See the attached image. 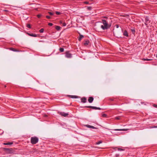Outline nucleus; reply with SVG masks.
I'll list each match as a JSON object with an SVG mask.
<instances>
[{"instance_id":"dca6fc26","label":"nucleus","mask_w":157,"mask_h":157,"mask_svg":"<svg viewBox=\"0 0 157 157\" xmlns=\"http://www.w3.org/2000/svg\"><path fill=\"white\" fill-rule=\"evenodd\" d=\"M79 36V37L78 38V40L80 41L84 37V36L81 34H80Z\"/></svg>"},{"instance_id":"7c9ffc66","label":"nucleus","mask_w":157,"mask_h":157,"mask_svg":"<svg viewBox=\"0 0 157 157\" xmlns=\"http://www.w3.org/2000/svg\"><path fill=\"white\" fill-rule=\"evenodd\" d=\"M91 7H88L87 8V10H91Z\"/></svg>"},{"instance_id":"f257e3e1","label":"nucleus","mask_w":157,"mask_h":157,"mask_svg":"<svg viewBox=\"0 0 157 157\" xmlns=\"http://www.w3.org/2000/svg\"><path fill=\"white\" fill-rule=\"evenodd\" d=\"M103 25H101V28L105 30L109 28L111 26L110 24H109L106 20H102Z\"/></svg>"},{"instance_id":"6e6552de","label":"nucleus","mask_w":157,"mask_h":157,"mask_svg":"<svg viewBox=\"0 0 157 157\" xmlns=\"http://www.w3.org/2000/svg\"><path fill=\"white\" fill-rule=\"evenodd\" d=\"M94 98L93 97H90L88 99V101L90 103H91L94 100Z\"/></svg>"},{"instance_id":"cd10ccee","label":"nucleus","mask_w":157,"mask_h":157,"mask_svg":"<svg viewBox=\"0 0 157 157\" xmlns=\"http://www.w3.org/2000/svg\"><path fill=\"white\" fill-rule=\"evenodd\" d=\"M102 141H98V142H96V144H100L101 143H102Z\"/></svg>"},{"instance_id":"423d86ee","label":"nucleus","mask_w":157,"mask_h":157,"mask_svg":"<svg viewBox=\"0 0 157 157\" xmlns=\"http://www.w3.org/2000/svg\"><path fill=\"white\" fill-rule=\"evenodd\" d=\"M59 113L61 116L64 117H66L68 115V113H66L63 112H61Z\"/></svg>"},{"instance_id":"b1692460","label":"nucleus","mask_w":157,"mask_h":157,"mask_svg":"<svg viewBox=\"0 0 157 157\" xmlns=\"http://www.w3.org/2000/svg\"><path fill=\"white\" fill-rule=\"evenodd\" d=\"M26 27L27 28H31V25H30V24H27L26 25Z\"/></svg>"},{"instance_id":"c85d7f7f","label":"nucleus","mask_w":157,"mask_h":157,"mask_svg":"<svg viewBox=\"0 0 157 157\" xmlns=\"http://www.w3.org/2000/svg\"><path fill=\"white\" fill-rule=\"evenodd\" d=\"M37 16L38 18H40L42 16V15L41 14H38Z\"/></svg>"},{"instance_id":"393cba45","label":"nucleus","mask_w":157,"mask_h":157,"mask_svg":"<svg viewBox=\"0 0 157 157\" xmlns=\"http://www.w3.org/2000/svg\"><path fill=\"white\" fill-rule=\"evenodd\" d=\"M157 128V126H151L149 128Z\"/></svg>"},{"instance_id":"4468645a","label":"nucleus","mask_w":157,"mask_h":157,"mask_svg":"<svg viewBox=\"0 0 157 157\" xmlns=\"http://www.w3.org/2000/svg\"><path fill=\"white\" fill-rule=\"evenodd\" d=\"M89 43V40H86L85 41L84 44L85 46H86L88 45Z\"/></svg>"},{"instance_id":"4c0bfd02","label":"nucleus","mask_w":157,"mask_h":157,"mask_svg":"<svg viewBox=\"0 0 157 157\" xmlns=\"http://www.w3.org/2000/svg\"><path fill=\"white\" fill-rule=\"evenodd\" d=\"M84 3L86 4H87L89 3V2H84Z\"/></svg>"},{"instance_id":"72a5a7b5","label":"nucleus","mask_w":157,"mask_h":157,"mask_svg":"<svg viewBox=\"0 0 157 157\" xmlns=\"http://www.w3.org/2000/svg\"><path fill=\"white\" fill-rule=\"evenodd\" d=\"M153 106L155 107V108H157V105H156V104H154L153 105Z\"/></svg>"},{"instance_id":"bb28decb","label":"nucleus","mask_w":157,"mask_h":157,"mask_svg":"<svg viewBox=\"0 0 157 157\" xmlns=\"http://www.w3.org/2000/svg\"><path fill=\"white\" fill-rule=\"evenodd\" d=\"M46 17L47 19H52V18L50 16H46Z\"/></svg>"},{"instance_id":"1a4fd4ad","label":"nucleus","mask_w":157,"mask_h":157,"mask_svg":"<svg viewBox=\"0 0 157 157\" xmlns=\"http://www.w3.org/2000/svg\"><path fill=\"white\" fill-rule=\"evenodd\" d=\"M127 129H116L113 130L116 131H127Z\"/></svg>"},{"instance_id":"39448f33","label":"nucleus","mask_w":157,"mask_h":157,"mask_svg":"<svg viewBox=\"0 0 157 157\" xmlns=\"http://www.w3.org/2000/svg\"><path fill=\"white\" fill-rule=\"evenodd\" d=\"M84 108H91L94 109H98L101 110V108L99 107H97L95 106H88L84 107Z\"/></svg>"},{"instance_id":"a211bd4d","label":"nucleus","mask_w":157,"mask_h":157,"mask_svg":"<svg viewBox=\"0 0 157 157\" xmlns=\"http://www.w3.org/2000/svg\"><path fill=\"white\" fill-rule=\"evenodd\" d=\"M131 32L133 34H135V29L134 28H133V29H131Z\"/></svg>"},{"instance_id":"a18cd8bd","label":"nucleus","mask_w":157,"mask_h":157,"mask_svg":"<svg viewBox=\"0 0 157 157\" xmlns=\"http://www.w3.org/2000/svg\"><path fill=\"white\" fill-rule=\"evenodd\" d=\"M62 22H62V21H60V23H62Z\"/></svg>"},{"instance_id":"e433bc0d","label":"nucleus","mask_w":157,"mask_h":157,"mask_svg":"<svg viewBox=\"0 0 157 157\" xmlns=\"http://www.w3.org/2000/svg\"><path fill=\"white\" fill-rule=\"evenodd\" d=\"M115 119L117 120H119L120 119V117H115Z\"/></svg>"},{"instance_id":"f3484780","label":"nucleus","mask_w":157,"mask_h":157,"mask_svg":"<svg viewBox=\"0 0 157 157\" xmlns=\"http://www.w3.org/2000/svg\"><path fill=\"white\" fill-rule=\"evenodd\" d=\"M10 50L14 52H19V51L18 50H17L12 48H10Z\"/></svg>"},{"instance_id":"a19ab883","label":"nucleus","mask_w":157,"mask_h":157,"mask_svg":"<svg viewBox=\"0 0 157 157\" xmlns=\"http://www.w3.org/2000/svg\"><path fill=\"white\" fill-rule=\"evenodd\" d=\"M116 148H117V147H113V149H115Z\"/></svg>"},{"instance_id":"37998d69","label":"nucleus","mask_w":157,"mask_h":157,"mask_svg":"<svg viewBox=\"0 0 157 157\" xmlns=\"http://www.w3.org/2000/svg\"><path fill=\"white\" fill-rule=\"evenodd\" d=\"M149 21V20H146V22H147V21Z\"/></svg>"},{"instance_id":"f03ea898","label":"nucleus","mask_w":157,"mask_h":157,"mask_svg":"<svg viewBox=\"0 0 157 157\" xmlns=\"http://www.w3.org/2000/svg\"><path fill=\"white\" fill-rule=\"evenodd\" d=\"M38 138L37 137H32L31 138V143L33 144H36L38 142Z\"/></svg>"},{"instance_id":"20e7f679","label":"nucleus","mask_w":157,"mask_h":157,"mask_svg":"<svg viewBox=\"0 0 157 157\" xmlns=\"http://www.w3.org/2000/svg\"><path fill=\"white\" fill-rule=\"evenodd\" d=\"M65 56L67 58H71L72 57V54L69 51H67L65 52Z\"/></svg>"},{"instance_id":"c756f323","label":"nucleus","mask_w":157,"mask_h":157,"mask_svg":"<svg viewBox=\"0 0 157 157\" xmlns=\"http://www.w3.org/2000/svg\"><path fill=\"white\" fill-rule=\"evenodd\" d=\"M56 13L57 15H59L61 14V13L58 12V11H56Z\"/></svg>"},{"instance_id":"5701e85b","label":"nucleus","mask_w":157,"mask_h":157,"mask_svg":"<svg viewBox=\"0 0 157 157\" xmlns=\"http://www.w3.org/2000/svg\"><path fill=\"white\" fill-rule=\"evenodd\" d=\"M13 144V142H9L7 143V145H10Z\"/></svg>"},{"instance_id":"6ab92c4d","label":"nucleus","mask_w":157,"mask_h":157,"mask_svg":"<svg viewBox=\"0 0 157 157\" xmlns=\"http://www.w3.org/2000/svg\"><path fill=\"white\" fill-rule=\"evenodd\" d=\"M64 48H60L59 49V50L60 52H64Z\"/></svg>"},{"instance_id":"9d476101","label":"nucleus","mask_w":157,"mask_h":157,"mask_svg":"<svg viewBox=\"0 0 157 157\" xmlns=\"http://www.w3.org/2000/svg\"><path fill=\"white\" fill-rule=\"evenodd\" d=\"M87 127L93 129H97V128L94 126H91L89 124H87L85 125Z\"/></svg>"},{"instance_id":"ea45409f","label":"nucleus","mask_w":157,"mask_h":157,"mask_svg":"<svg viewBox=\"0 0 157 157\" xmlns=\"http://www.w3.org/2000/svg\"><path fill=\"white\" fill-rule=\"evenodd\" d=\"M3 144L4 145H7V143H3Z\"/></svg>"},{"instance_id":"79ce46f5","label":"nucleus","mask_w":157,"mask_h":157,"mask_svg":"<svg viewBox=\"0 0 157 157\" xmlns=\"http://www.w3.org/2000/svg\"><path fill=\"white\" fill-rule=\"evenodd\" d=\"M148 18H145V20H148Z\"/></svg>"},{"instance_id":"49530a36","label":"nucleus","mask_w":157,"mask_h":157,"mask_svg":"<svg viewBox=\"0 0 157 157\" xmlns=\"http://www.w3.org/2000/svg\"><path fill=\"white\" fill-rule=\"evenodd\" d=\"M128 19H129V20H130V18H129Z\"/></svg>"},{"instance_id":"f704fd0d","label":"nucleus","mask_w":157,"mask_h":157,"mask_svg":"<svg viewBox=\"0 0 157 157\" xmlns=\"http://www.w3.org/2000/svg\"><path fill=\"white\" fill-rule=\"evenodd\" d=\"M66 25V23L65 22L63 23V26H65Z\"/></svg>"},{"instance_id":"a878e982","label":"nucleus","mask_w":157,"mask_h":157,"mask_svg":"<svg viewBox=\"0 0 157 157\" xmlns=\"http://www.w3.org/2000/svg\"><path fill=\"white\" fill-rule=\"evenodd\" d=\"M117 149L118 151H123L124 150V149H123L122 148H118Z\"/></svg>"},{"instance_id":"ddd939ff","label":"nucleus","mask_w":157,"mask_h":157,"mask_svg":"<svg viewBox=\"0 0 157 157\" xmlns=\"http://www.w3.org/2000/svg\"><path fill=\"white\" fill-rule=\"evenodd\" d=\"M27 34L28 35L30 36H33V37H36L37 35L35 34H33V33H28Z\"/></svg>"},{"instance_id":"58836bf2","label":"nucleus","mask_w":157,"mask_h":157,"mask_svg":"<svg viewBox=\"0 0 157 157\" xmlns=\"http://www.w3.org/2000/svg\"><path fill=\"white\" fill-rule=\"evenodd\" d=\"M0 131H1L2 132V133L0 134V135H1L3 133V131L1 130H0Z\"/></svg>"},{"instance_id":"c03bdc74","label":"nucleus","mask_w":157,"mask_h":157,"mask_svg":"<svg viewBox=\"0 0 157 157\" xmlns=\"http://www.w3.org/2000/svg\"><path fill=\"white\" fill-rule=\"evenodd\" d=\"M4 86H5V87H6V85H5Z\"/></svg>"},{"instance_id":"0eeeda50","label":"nucleus","mask_w":157,"mask_h":157,"mask_svg":"<svg viewBox=\"0 0 157 157\" xmlns=\"http://www.w3.org/2000/svg\"><path fill=\"white\" fill-rule=\"evenodd\" d=\"M81 102L83 103H86L87 101L86 98L85 97H83L81 99Z\"/></svg>"},{"instance_id":"2f4dec72","label":"nucleus","mask_w":157,"mask_h":157,"mask_svg":"<svg viewBox=\"0 0 157 157\" xmlns=\"http://www.w3.org/2000/svg\"><path fill=\"white\" fill-rule=\"evenodd\" d=\"M48 13L51 16H52V15H53V13H52V12H49Z\"/></svg>"},{"instance_id":"412c9836","label":"nucleus","mask_w":157,"mask_h":157,"mask_svg":"<svg viewBox=\"0 0 157 157\" xmlns=\"http://www.w3.org/2000/svg\"><path fill=\"white\" fill-rule=\"evenodd\" d=\"M107 116V114L105 113H103L102 114V117H106Z\"/></svg>"},{"instance_id":"f8f14e48","label":"nucleus","mask_w":157,"mask_h":157,"mask_svg":"<svg viewBox=\"0 0 157 157\" xmlns=\"http://www.w3.org/2000/svg\"><path fill=\"white\" fill-rule=\"evenodd\" d=\"M123 34L124 36H125L127 37L128 36V33L127 31L126 30H125L124 31Z\"/></svg>"},{"instance_id":"473e14b6","label":"nucleus","mask_w":157,"mask_h":157,"mask_svg":"<svg viewBox=\"0 0 157 157\" xmlns=\"http://www.w3.org/2000/svg\"><path fill=\"white\" fill-rule=\"evenodd\" d=\"M48 25L49 26H52L53 25V24L51 23H49L48 24Z\"/></svg>"},{"instance_id":"c9c22d12","label":"nucleus","mask_w":157,"mask_h":157,"mask_svg":"<svg viewBox=\"0 0 157 157\" xmlns=\"http://www.w3.org/2000/svg\"><path fill=\"white\" fill-rule=\"evenodd\" d=\"M115 26L117 28H119V25H116Z\"/></svg>"},{"instance_id":"4be33fe9","label":"nucleus","mask_w":157,"mask_h":157,"mask_svg":"<svg viewBox=\"0 0 157 157\" xmlns=\"http://www.w3.org/2000/svg\"><path fill=\"white\" fill-rule=\"evenodd\" d=\"M143 60H144L151 61L152 60V59H143Z\"/></svg>"},{"instance_id":"2eb2a0df","label":"nucleus","mask_w":157,"mask_h":157,"mask_svg":"<svg viewBox=\"0 0 157 157\" xmlns=\"http://www.w3.org/2000/svg\"><path fill=\"white\" fill-rule=\"evenodd\" d=\"M69 97L71 98H78V96L75 95H69Z\"/></svg>"},{"instance_id":"9b49d317","label":"nucleus","mask_w":157,"mask_h":157,"mask_svg":"<svg viewBox=\"0 0 157 157\" xmlns=\"http://www.w3.org/2000/svg\"><path fill=\"white\" fill-rule=\"evenodd\" d=\"M54 28L57 31L60 30L61 28V27L60 26L57 25H55L54 26Z\"/></svg>"},{"instance_id":"aec40b11","label":"nucleus","mask_w":157,"mask_h":157,"mask_svg":"<svg viewBox=\"0 0 157 157\" xmlns=\"http://www.w3.org/2000/svg\"><path fill=\"white\" fill-rule=\"evenodd\" d=\"M39 32L41 33H43L44 31V29L43 28L41 29L39 31Z\"/></svg>"},{"instance_id":"7ed1b4c3","label":"nucleus","mask_w":157,"mask_h":157,"mask_svg":"<svg viewBox=\"0 0 157 157\" xmlns=\"http://www.w3.org/2000/svg\"><path fill=\"white\" fill-rule=\"evenodd\" d=\"M2 149L4 151H6L7 154H12L13 152L12 148H3Z\"/></svg>"}]
</instances>
